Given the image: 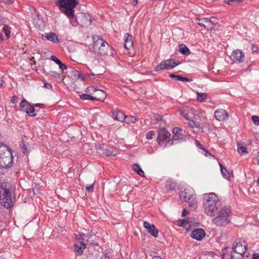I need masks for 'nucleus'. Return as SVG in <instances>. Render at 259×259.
I'll return each instance as SVG.
<instances>
[{
	"mask_svg": "<svg viewBox=\"0 0 259 259\" xmlns=\"http://www.w3.org/2000/svg\"><path fill=\"white\" fill-rule=\"evenodd\" d=\"M203 204L205 213L213 216L221 209V204L218 196L214 193L204 194L203 195Z\"/></svg>",
	"mask_w": 259,
	"mask_h": 259,
	"instance_id": "nucleus-1",
	"label": "nucleus"
},
{
	"mask_svg": "<svg viewBox=\"0 0 259 259\" xmlns=\"http://www.w3.org/2000/svg\"><path fill=\"white\" fill-rule=\"evenodd\" d=\"M79 4L78 0H58L57 5L60 11L69 19L72 25H75L73 22L74 19V9Z\"/></svg>",
	"mask_w": 259,
	"mask_h": 259,
	"instance_id": "nucleus-2",
	"label": "nucleus"
},
{
	"mask_svg": "<svg viewBox=\"0 0 259 259\" xmlns=\"http://www.w3.org/2000/svg\"><path fill=\"white\" fill-rule=\"evenodd\" d=\"M15 197L8 185L5 183H0L1 204L7 208L12 207L15 202Z\"/></svg>",
	"mask_w": 259,
	"mask_h": 259,
	"instance_id": "nucleus-3",
	"label": "nucleus"
},
{
	"mask_svg": "<svg viewBox=\"0 0 259 259\" xmlns=\"http://www.w3.org/2000/svg\"><path fill=\"white\" fill-rule=\"evenodd\" d=\"M0 167L7 168L11 167L13 163V156L10 149L7 146L0 143Z\"/></svg>",
	"mask_w": 259,
	"mask_h": 259,
	"instance_id": "nucleus-4",
	"label": "nucleus"
},
{
	"mask_svg": "<svg viewBox=\"0 0 259 259\" xmlns=\"http://www.w3.org/2000/svg\"><path fill=\"white\" fill-rule=\"evenodd\" d=\"M180 198L182 202H186L190 207L195 209L197 207V201L193 189H186L180 193Z\"/></svg>",
	"mask_w": 259,
	"mask_h": 259,
	"instance_id": "nucleus-5",
	"label": "nucleus"
},
{
	"mask_svg": "<svg viewBox=\"0 0 259 259\" xmlns=\"http://www.w3.org/2000/svg\"><path fill=\"white\" fill-rule=\"evenodd\" d=\"M219 214L213 220V223L217 226H225L230 222L229 213L230 209L225 206L222 209L219 211Z\"/></svg>",
	"mask_w": 259,
	"mask_h": 259,
	"instance_id": "nucleus-6",
	"label": "nucleus"
},
{
	"mask_svg": "<svg viewBox=\"0 0 259 259\" xmlns=\"http://www.w3.org/2000/svg\"><path fill=\"white\" fill-rule=\"evenodd\" d=\"M109 48L108 44L102 38L98 37L97 39L94 41V51L101 55H106Z\"/></svg>",
	"mask_w": 259,
	"mask_h": 259,
	"instance_id": "nucleus-7",
	"label": "nucleus"
},
{
	"mask_svg": "<svg viewBox=\"0 0 259 259\" xmlns=\"http://www.w3.org/2000/svg\"><path fill=\"white\" fill-rule=\"evenodd\" d=\"M91 18L89 14L83 13H78L76 15L75 18L74 17L73 22L76 26L77 24L82 27L88 26L91 23Z\"/></svg>",
	"mask_w": 259,
	"mask_h": 259,
	"instance_id": "nucleus-8",
	"label": "nucleus"
},
{
	"mask_svg": "<svg viewBox=\"0 0 259 259\" xmlns=\"http://www.w3.org/2000/svg\"><path fill=\"white\" fill-rule=\"evenodd\" d=\"M180 64V62H177L172 59L163 60L157 65L155 69L156 71L162 70L164 69L169 70L174 68Z\"/></svg>",
	"mask_w": 259,
	"mask_h": 259,
	"instance_id": "nucleus-9",
	"label": "nucleus"
},
{
	"mask_svg": "<svg viewBox=\"0 0 259 259\" xmlns=\"http://www.w3.org/2000/svg\"><path fill=\"white\" fill-rule=\"evenodd\" d=\"M20 106L21 110L25 112L29 116L32 117L36 116V114L34 113L35 109L34 107L31 106L25 99L21 101Z\"/></svg>",
	"mask_w": 259,
	"mask_h": 259,
	"instance_id": "nucleus-10",
	"label": "nucleus"
},
{
	"mask_svg": "<svg viewBox=\"0 0 259 259\" xmlns=\"http://www.w3.org/2000/svg\"><path fill=\"white\" fill-rule=\"evenodd\" d=\"M198 21L204 22L205 24L200 22H197V23L199 25L203 27L207 30H211L213 26L218 23L217 19L214 17H211L209 19L207 18L199 19Z\"/></svg>",
	"mask_w": 259,
	"mask_h": 259,
	"instance_id": "nucleus-11",
	"label": "nucleus"
},
{
	"mask_svg": "<svg viewBox=\"0 0 259 259\" xmlns=\"http://www.w3.org/2000/svg\"><path fill=\"white\" fill-rule=\"evenodd\" d=\"M86 91L89 93L91 92H94V95H95L96 100L103 101L106 97V93L105 92L101 90L97 89L93 87L88 88Z\"/></svg>",
	"mask_w": 259,
	"mask_h": 259,
	"instance_id": "nucleus-12",
	"label": "nucleus"
},
{
	"mask_svg": "<svg viewBox=\"0 0 259 259\" xmlns=\"http://www.w3.org/2000/svg\"><path fill=\"white\" fill-rule=\"evenodd\" d=\"M230 58L234 63H241L244 61L245 55L241 50L237 49L233 51Z\"/></svg>",
	"mask_w": 259,
	"mask_h": 259,
	"instance_id": "nucleus-13",
	"label": "nucleus"
},
{
	"mask_svg": "<svg viewBox=\"0 0 259 259\" xmlns=\"http://www.w3.org/2000/svg\"><path fill=\"white\" fill-rule=\"evenodd\" d=\"M246 249V245H243L240 241L236 240L233 243V245L231 248L233 253H239L240 254H244Z\"/></svg>",
	"mask_w": 259,
	"mask_h": 259,
	"instance_id": "nucleus-14",
	"label": "nucleus"
},
{
	"mask_svg": "<svg viewBox=\"0 0 259 259\" xmlns=\"http://www.w3.org/2000/svg\"><path fill=\"white\" fill-rule=\"evenodd\" d=\"M170 134L164 128H160L158 131V137L157 138V141L160 144V142L162 141L166 140L169 138Z\"/></svg>",
	"mask_w": 259,
	"mask_h": 259,
	"instance_id": "nucleus-15",
	"label": "nucleus"
},
{
	"mask_svg": "<svg viewBox=\"0 0 259 259\" xmlns=\"http://www.w3.org/2000/svg\"><path fill=\"white\" fill-rule=\"evenodd\" d=\"M143 226L144 228L146 229L148 232L150 233L151 235H152L155 238L158 236V229L155 227V226L153 224H150L148 222H144L143 223Z\"/></svg>",
	"mask_w": 259,
	"mask_h": 259,
	"instance_id": "nucleus-16",
	"label": "nucleus"
},
{
	"mask_svg": "<svg viewBox=\"0 0 259 259\" xmlns=\"http://www.w3.org/2000/svg\"><path fill=\"white\" fill-rule=\"evenodd\" d=\"M214 117L219 121H224L229 117L228 113L223 109H219L214 112Z\"/></svg>",
	"mask_w": 259,
	"mask_h": 259,
	"instance_id": "nucleus-17",
	"label": "nucleus"
},
{
	"mask_svg": "<svg viewBox=\"0 0 259 259\" xmlns=\"http://www.w3.org/2000/svg\"><path fill=\"white\" fill-rule=\"evenodd\" d=\"M228 249H230V248L229 247H226V248H223L222 250L223 259H244V254H240L239 253H233L232 252V250H231L230 252V257H227L226 251Z\"/></svg>",
	"mask_w": 259,
	"mask_h": 259,
	"instance_id": "nucleus-18",
	"label": "nucleus"
},
{
	"mask_svg": "<svg viewBox=\"0 0 259 259\" xmlns=\"http://www.w3.org/2000/svg\"><path fill=\"white\" fill-rule=\"evenodd\" d=\"M205 236V233L202 229H197L191 233V236L198 241L201 240Z\"/></svg>",
	"mask_w": 259,
	"mask_h": 259,
	"instance_id": "nucleus-19",
	"label": "nucleus"
},
{
	"mask_svg": "<svg viewBox=\"0 0 259 259\" xmlns=\"http://www.w3.org/2000/svg\"><path fill=\"white\" fill-rule=\"evenodd\" d=\"M42 38L44 40L51 41L54 43H58L59 39L57 34L54 32L45 33L41 36Z\"/></svg>",
	"mask_w": 259,
	"mask_h": 259,
	"instance_id": "nucleus-20",
	"label": "nucleus"
},
{
	"mask_svg": "<svg viewBox=\"0 0 259 259\" xmlns=\"http://www.w3.org/2000/svg\"><path fill=\"white\" fill-rule=\"evenodd\" d=\"M174 136L172 140H183L185 138V136L182 134V130L179 127H175L172 130Z\"/></svg>",
	"mask_w": 259,
	"mask_h": 259,
	"instance_id": "nucleus-21",
	"label": "nucleus"
},
{
	"mask_svg": "<svg viewBox=\"0 0 259 259\" xmlns=\"http://www.w3.org/2000/svg\"><path fill=\"white\" fill-rule=\"evenodd\" d=\"M112 116L114 119L120 121H124L125 118V114L118 109H115L112 111Z\"/></svg>",
	"mask_w": 259,
	"mask_h": 259,
	"instance_id": "nucleus-22",
	"label": "nucleus"
},
{
	"mask_svg": "<svg viewBox=\"0 0 259 259\" xmlns=\"http://www.w3.org/2000/svg\"><path fill=\"white\" fill-rule=\"evenodd\" d=\"M125 39L124 42V47L127 50H130L133 48V43L132 41V36L130 35L129 33H126L125 34Z\"/></svg>",
	"mask_w": 259,
	"mask_h": 259,
	"instance_id": "nucleus-23",
	"label": "nucleus"
},
{
	"mask_svg": "<svg viewBox=\"0 0 259 259\" xmlns=\"http://www.w3.org/2000/svg\"><path fill=\"white\" fill-rule=\"evenodd\" d=\"M86 245L82 242H80L79 243L74 244V250L76 252H77L79 255L81 254L83 250L85 249Z\"/></svg>",
	"mask_w": 259,
	"mask_h": 259,
	"instance_id": "nucleus-24",
	"label": "nucleus"
},
{
	"mask_svg": "<svg viewBox=\"0 0 259 259\" xmlns=\"http://www.w3.org/2000/svg\"><path fill=\"white\" fill-rule=\"evenodd\" d=\"M133 169L137 174L141 177L144 176V172L142 169L140 165L137 163H135L133 165Z\"/></svg>",
	"mask_w": 259,
	"mask_h": 259,
	"instance_id": "nucleus-25",
	"label": "nucleus"
},
{
	"mask_svg": "<svg viewBox=\"0 0 259 259\" xmlns=\"http://www.w3.org/2000/svg\"><path fill=\"white\" fill-rule=\"evenodd\" d=\"M176 185L172 181H167L165 184V188L167 192L175 190Z\"/></svg>",
	"mask_w": 259,
	"mask_h": 259,
	"instance_id": "nucleus-26",
	"label": "nucleus"
},
{
	"mask_svg": "<svg viewBox=\"0 0 259 259\" xmlns=\"http://www.w3.org/2000/svg\"><path fill=\"white\" fill-rule=\"evenodd\" d=\"M169 77L171 78H174L176 80L181 81L183 82L186 81H190L191 80L188 78L184 77L178 75H175L174 74H170L169 75Z\"/></svg>",
	"mask_w": 259,
	"mask_h": 259,
	"instance_id": "nucleus-27",
	"label": "nucleus"
},
{
	"mask_svg": "<svg viewBox=\"0 0 259 259\" xmlns=\"http://www.w3.org/2000/svg\"><path fill=\"white\" fill-rule=\"evenodd\" d=\"M98 149L99 150V152L100 153V154L102 155L103 156L108 157L110 156H112V151L106 149H103L100 147V146H99ZM113 156H115V154L113 155Z\"/></svg>",
	"mask_w": 259,
	"mask_h": 259,
	"instance_id": "nucleus-28",
	"label": "nucleus"
},
{
	"mask_svg": "<svg viewBox=\"0 0 259 259\" xmlns=\"http://www.w3.org/2000/svg\"><path fill=\"white\" fill-rule=\"evenodd\" d=\"M179 47V52L182 54L184 55H189L190 54L189 49L185 45L181 44Z\"/></svg>",
	"mask_w": 259,
	"mask_h": 259,
	"instance_id": "nucleus-29",
	"label": "nucleus"
},
{
	"mask_svg": "<svg viewBox=\"0 0 259 259\" xmlns=\"http://www.w3.org/2000/svg\"><path fill=\"white\" fill-rule=\"evenodd\" d=\"M207 97V94L205 93H197V99L201 102L204 101L205 99Z\"/></svg>",
	"mask_w": 259,
	"mask_h": 259,
	"instance_id": "nucleus-30",
	"label": "nucleus"
},
{
	"mask_svg": "<svg viewBox=\"0 0 259 259\" xmlns=\"http://www.w3.org/2000/svg\"><path fill=\"white\" fill-rule=\"evenodd\" d=\"M10 28L7 25H4L2 28V30L5 32V35L7 37V39H9L10 36Z\"/></svg>",
	"mask_w": 259,
	"mask_h": 259,
	"instance_id": "nucleus-31",
	"label": "nucleus"
},
{
	"mask_svg": "<svg viewBox=\"0 0 259 259\" xmlns=\"http://www.w3.org/2000/svg\"><path fill=\"white\" fill-rule=\"evenodd\" d=\"M125 122L127 123H135L137 121V118L134 116H126L124 119Z\"/></svg>",
	"mask_w": 259,
	"mask_h": 259,
	"instance_id": "nucleus-32",
	"label": "nucleus"
},
{
	"mask_svg": "<svg viewBox=\"0 0 259 259\" xmlns=\"http://www.w3.org/2000/svg\"><path fill=\"white\" fill-rule=\"evenodd\" d=\"M48 74L50 76L53 77L56 79H59L60 77V74L58 72H57L56 71H50L48 72Z\"/></svg>",
	"mask_w": 259,
	"mask_h": 259,
	"instance_id": "nucleus-33",
	"label": "nucleus"
},
{
	"mask_svg": "<svg viewBox=\"0 0 259 259\" xmlns=\"http://www.w3.org/2000/svg\"><path fill=\"white\" fill-rule=\"evenodd\" d=\"M238 152L239 153H247V148L244 146H242L241 144L238 145Z\"/></svg>",
	"mask_w": 259,
	"mask_h": 259,
	"instance_id": "nucleus-34",
	"label": "nucleus"
},
{
	"mask_svg": "<svg viewBox=\"0 0 259 259\" xmlns=\"http://www.w3.org/2000/svg\"><path fill=\"white\" fill-rule=\"evenodd\" d=\"M221 172L223 177L226 179H228L230 177L229 172H228V170L225 168H222Z\"/></svg>",
	"mask_w": 259,
	"mask_h": 259,
	"instance_id": "nucleus-35",
	"label": "nucleus"
},
{
	"mask_svg": "<svg viewBox=\"0 0 259 259\" xmlns=\"http://www.w3.org/2000/svg\"><path fill=\"white\" fill-rule=\"evenodd\" d=\"M195 144H196V145L197 146V147H199L200 149L203 150V151H205V155H206L207 154H208L209 155H210V154L203 147V146L202 145V144H201L198 141H196L195 142Z\"/></svg>",
	"mask_w": 259,
	"mask_h": 259,
	"instance_id": "nucleus-36",
	"label": "nucleus"
},
{
	"mask_svg": "<svg viewBox=\"0 0 259 259\" xmlns=\"http://www.w3.org/2000/svg\"><path fill=\"white\" fill-rule=\"evenodd\" d=\"M20 148L22 150V152L24 154H26L28 153V150L27 147L26 146V145L23 143H22V144H21L20 145Z\"/></svg>",
	"mask_w": 259,
	"mask_h": 259,
	"instance_id": "nucleus-37",
	"label": "nucleus"
},
{
	"mask_svg": "<svg viewBox=\"0 0 259 259\" xmlns=\"http://www.w3.org/2000/svg\"><path fill=\"white\" fill-rule=\"evenodd\" d=\"M72 73L73 74V76L76 78L78 79L80 77L81 74L78 71L76 70H73L72 71Z\"/></svg>",
	"mask_w": 259,
	"mask_h": 259,
	"instance_id": "nucleus-38",
	"label": "nucleus"
},
{
	"mask_svg": "<svg viewBox=\"0 0 259 259\" xmlns=\"http://www.w3.org/2000/svg\"><path fill=\"white\" fill-rule=\"evenodd\" d=\"M252 120L255 125H259V117L258 116H252Z\"/></svg>",
	"mask_w": 259,
	"mask_h": 259,
	"instance_id": "nucleus-39",
	"label": "nucleus"
},
{
	"mask_svg": "<svg viewBox=\"0 0 259 259\" xmlns=\"http://www.w3.org/2000/svg\"><path fill=\"white\" fill-rule=\"evenodd\" d=\"M154 135V132L152 131H149V132L147 133V134H146V139L148 140L151 139Z\"/></svg>",
	"mask_w": 259,
	"mask_h": 259,
	"instance_id": "nucleus-40",
	"label": "nucleus"
},
{
	"mask_svg": "<svg viewBox=\"0 0 259 259\" xmlns=\"http://www.w3.org/2000/svg\"><path fill=\"white\" fill-rule=\"evenodd\" d=\"M57 64L59 65V68L62 70L67 68L66 65L63 64L61 61Z\"/></svg>",
	"mask_w": 259,
	"mask_h": 259,
	"instance_id": "nucleus-41",
	"label": "nucleus"
},
{
	"mask_svg": "<svg viewBox=\"0 0 259 259\" xmlns=\"http://www.w3.org/2000/svg\"><path fill=\"white\" fill-rule=\"evenodd\" d=\"M87 190L89 192H92L94 190V183L90 185H87L85 187Z\"/></svg>",
	"mask_w": 259,
	"mask_h": 259,
	"instance_id": "nucleus-42",
	"label": "nucleus"
},
{
	"mask_svg": "<svg viewBox=\"0 0 259 259\" xmlns=\"http://www.w3.org/2000/svg\"><path fill=\"white\" fill-rule=\"evenodd\" d=\"M189 124L190 126H191L192 128L199 127V123H196L194 121H190Z\"/></svg>",
	"mask_w": 259,
	"mask_h": 259,
	"instance_id": "nucleus-43",
	"label": "nucleus"
},
{
	"mask_svg": "<svg viewBox=\"0 0 259 259\" xmlns=\"http://www.w3.org/2000/svg\"><path fill=\"white\" fill-rule=\"evenodd\" d=\"M153 118L156 121H158L162 120V117L158 114H154L153 115Z\"/></svg>",
	"mask_w": 259,
	"mask_h": 259,
	"instance_id": "nucleus-44",
	"label": "nucleus"
},
{
	"mask_svg": "<svg viewBox=\"0 0 259 259\" xmlns=\"http://www.w3.org/2000/svg\"><path fill=\"white\" fill-rule=\"evenodd\" d=\"M44 88L47 89H51L52 88V85L50 83H48L45 81H44Z\"/></svg>",
	"mask_w": 259,
	"mask_h": 259,
	"instance_id": "nucleus-45",
	"label": "nucleus"
},
{
	"mask_svg": "<svg viewBox=\"0 0 259 259\" xmlns=\"http://www.w3.org/2000/svg\"><path fill=\"white\" fill-rule=\"evenodd\" d=\"M51 60L54 61L56 64H58L60 61L59 59H58L54 55L51 56Z\"/></svg>",
	"mask_w": 259,
	"mask_h": 259,
	"instance_id": "nucleus-46",
	"label": "nucleus"
},
{
	"mask_svg": "<svg viewBox=\"0 0 259 259\" xmlns=\"http://www.w3.org/2000/svg\"><path fill=\"white\" fill-rule=\"evenodd\" d=\"M89 95L88 94H82L80 96V98L82 100H89Z\"/></svg>",
	"mask_w": 259,
	"mask_h": 259,
	"instance_id": "nucleus-47",
	"label": "nucleus"
},
{
	"mask_svg": "<svg viewBox=\"0 0 259 259\" xmlns=\"http://www.w3.org/2000/svg\"><path fill=\"white\" fill-rule=\"evenodd\" d=\"M224 3L229 5H233L235 3V1L234 0H224Z\"/></svg>",
	"mask_w": 259,
	"mask_h": 259,
	"instance_id": "nucleus-48",
	"label": "nucleus"
},
{
	"mask_svg": "<svg viewBox=\"0 0 259 259\" xmlns=\"http://www.w3.org/2000/svg\"><path fill=\"white\" fill-rule=\"evenodd\" d=\"M251 50L253 53L256 52L258 51V48L255 45L253 44L251 46Z\"/></svg>",
	"mask_w": 259,
	"mask_h": 259,
	"instance_id": "nucleus-49",
	"label": "nucleus"
},
{
	"mask_svg": "<svg viewBox=\"0 0 259 259\" xmlns=\"http://www.w3.org/2000/svg\"><path fill=\"white\" fill-rule=\"evenodd\" d=\"M100 259H110V257L107 253H106L104 255H102Z\"/></svg>",
	"mask_w": 259,
	"mask_h": 259,
	"instance_id": "nucleus-50",
	"label": "nucleus"
},
{
	"mask_svg": "<svg viewBox=\"0 0 259 259\" xmlns=\"http://www.w3.org/2000/svg\"><path fill=\"white\" fill-rule=\"evenodd\" d=\"M11 102L13 103H17V98L16 96H15L12 97V98L11 99Z\"/></svg>",
	"mask_w": 259,
	"mask_h": 259,
	"instance_id": "nucleus-51",
	"label": "nucleus"
},
{
	"mask_svg": "<svg viewBox=\"0 0 259 259\" xmlns=\"http://www.w3.org/2000/svg\"><path fill=\"white\" fill-rule=\"evenodd\" d=\"M34 107H39L41 108H43L44 107V105L42 104H39V103H37V104H34L33 106Z\"/></svg>",
	"mask_w": 259,
	"mask_h": 259,
	"instance_id": "nucleus-52",
	"label": "nucleus"
},
{
	"mask_svg": "<svg viewBox=\"0 0 259 259\" xmlns=\"http://www.w3.org/2000/svg\"><path fill=\"white\" fill-rule=\"evenodd\" d=\"M231 251V248L230 249H227L226 251V256L227 257H230V252Z\"/></svg>",
	"mask_w": 259,
	"mask_h": 259,
	"instance_id": "nucleus-53",
	"label": "nucleus"
},
{
	"mask_svg": "<svg viewBox=\"0 0 259 259\" xmlns=\"http://www.w3.org/2000/svg\"><path fill=\"white\" fill-rule=\"evenodd\" d=\"M89 100H96V97L95 95L94 96H92L91 95H89Z\"/></svg>",
	"mask_w": 259,
	"mask_h": 259,
	"instance_id": "nucleus-54",
	"label": "nucleus"
},
{
	"mask_svg": "<svg viewBox=\"0 0 259 259\" xmlns=\"http://www.w3.org/2000/svg\"><path fill=\"white\" fill-rule=\"evenodd\" d=\"M187 212H188V211L186 210V209H184L183 210V211H182V215L183 217L185 216Z\"/></svg>",
	"mask_w": 259,
	"mask_h": 259,
	"instance_id": "nucleus-55",
	"label": "nucleus"
},
{
	"mask_svg": "<svg viewBox=\"0 0 259 259\" xmlns=\"http://www.w3.org/2000/svg\"><path fill=\"white\" fill-rule=\"evenodd\" d=\"M253 259H259V254H254L253 257Z\"/></svg>",
	"mask_w": 259,
	"mask_h": 259,
	"instance_id": "nucleus-56",
	"label": "nucleus"
},
{
	"mask_svg": "<svg viewBox=\"0 0 259 259\" xmlns=\"http://www.w3.org/2000/svg\"><path fill=\"white\" fill-rule=\"evenodd\" d=\"M1 1L4 2L5 3H8L9 2H13V0H0Z\"/></svg>",
	"mask_w": 259,
	"mask_h": 259,
	"instance_id": "nucleus-57",
	"label": "nucleus"
},
{
	"mask_svg": "<svg viewBox=\"0 0 259 259\" xmlns=\"http://www.w3.org/2000/svg\"><path fill=\"white\" fill-rule=\"evenodd\" d=\"M152 259H162L160 256H154L152 257Z\"/></svg>",
	"mask_w": 259,
	"mask_h": 259,
	"instance_id": "nucleus-58",
	"label": "nucleus"
},
{
	"mask_svg": "<svg viewBox=\"0 0 259 259\" xmlns=\"http://www.w3.org/2000/svg\"><path fill=\"white\" fill-rule=\"evenodd\" d=\"M4 83V81L2 79H0V87H1Z\"/></svg>",
	"mask_w": 259,
	"mask_h": 259,
	"instance_id": "nucleus-59",
	"label": "nucleus"
},
{
	"mask_svg": "<svg viewBox=\"0 0 259 259\" xmlns=\"http://www.w3.org/2000/svg\"><path fill=\"white\" fill-rule=\"evenodd\" d=\"M234 1H235V3H238L243 1L244 0H234Z\"/></svg>",
	"mask_w": 259,
	"mask_h": 259,
	"instance_id": "nucleus-60",
	"label": "nucleus"
},
{
	"mask_svg": "<svg viewBox=\"0 0 259 259\" xmlns=\"http://www.w3.org/2000/svg\"><path fill=\"white\" fill-rule=\"evenodd\" d=\"M219 165L220 166V168H221V170L222 169V168H224L225 167H224V166L223 165V164L221 163H219Z\"/></svg>",
	"mask_w": 259,
	"mask_h": 259,
	"instance_id": "nucleus-61",
	"label": "nucleus"
},
{
	"mask_svg": "<svg viewBox=\"0 0 259 259\" xmlns=\"http://www.w3.org/2000/svg\"><path fill=\"white\" fill-rule=\"evenodd\" d=\"M3 39V36L2 34L0 33V40Z\"/></svg>",
	"mask_w": 259,
	"mask_h": 259,
	"instance_id": "nucleus-62",
	"label": "nucleus"
},
{
	"mask_svg": "<svg viewBox=\"0 0 259 259\" xmlns=\"http://www.w3.org/2000/svg\"><path fill=\"white\" fill-rule=\"evenodd\" d=\"M197 20H198V19H197ZM198 22L203 23V24H205V23H204V22H202V21H198Z\"/></svg>",
	"mask_w": 259,
	"mask_h": 259,
	"instance_id": "nucleus-63",
	"label": "nucleus"
},
{
	"mask_svg": "<svg viewBox=\"0 0 259 259\" xmlns=\"http://www.w3.org/2000/svg\"><path fill=\"white\" fill-rule=\"evenodd\" d=\"M257 183H258V185H259V178H258V180H257Z\"/></svg>",
	"mask_w": 259,
	"mask_h": 259,
	"instance_id": "nucleus-64",
	"label": "nucleus"
}]
</instances>
